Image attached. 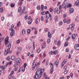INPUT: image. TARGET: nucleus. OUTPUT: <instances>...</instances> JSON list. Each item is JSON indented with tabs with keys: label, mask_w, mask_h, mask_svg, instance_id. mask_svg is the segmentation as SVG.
Wrapping results in <instances>:
<instances>
[{
	"label": "nucleus",
	"mask_w": 79,
	"mask_h": 79,
	"mask_svg": "<svg viewBox=\"0 0 79 79\" xmlns=\"http://www.w3.org/2000/svg\"><path fill=\"white\" fill-rule=\"evenodd\" d=\"M43 73L42 70L41 69H38L35 73V75L34 76V79H39L42 76V73Z\"/></svg>",
	"instance_id": "f257e3e1"
},
{
	"label": "nucleus",
	"mask_w": 79,
	"mask_h": 79,
	"mask_svg": "<svg viewBox=\"0 0 79 79\" xmlns=\"http://www.w3.org/2000/svg\"><path fill=\"white\" fill-rule=\"evenodd\" d=\"M8 40H9V38L8 37H7L5 38V45L6 47H8L7 50V51L9 53H11V51H10V47H11V44L9 43V41H8Z\"/></svg>",
	"instance_id": "f03ea898"
},
{
	"label": "nucleus",
	"mask_w": 79,
	"mask_h": 79,
	"mask_svg": "<svg viewBox=\"0 0 79 79\" xmlns=\"http://www.w3.org/2000/svg\"><path fill=\"white\" fill-rule=\"evenodd\" d=\"M46 15V19H49V18H51L52 17V15L50 14V13L48 11H47L46 12L45 11Z\"/></svg>",
	"instance_id": "7ed1b4c3"
},
{
	"label": "nucleus",
	"mask_w": 79,
	"mask_h": 79,
	"mask_svg": "<svg viewBox=\"0 0 79 79\" xmlns=\"http://www.w3.org/2000/svg\"><path fill=\"white\" fill-rule=\"evenodd\" d=\"M21 60V59L19 58H17L15 61V63L16 65H18L19 64H20Z\"/></svg>",
	"instance_id": "20e7f679"
},
{
	"label": "nucleus",
	"mask_w": 79,
	"mask_h": 79,
	"mask_svg": "<svg viewBox=\"0 0 79 79\" xmlns=\"http://www.w3.org/2000/svg\"><path fill=\"white\" fill-rule=\"evenodd\" d=\"M74 47L76 50H79V44L75 45Z\"/></svg>",
	"instance_id": "39448f33"
},
{
	"label": "nucleus",
	"mask_w": 79,
	"mask_h": 79,
	"mask_svg": "<svg viewBox=\"0 0 79 79\" xmlns=\"http://www.w3.org/2000/svg\"><path fill=\"white\" fill-rule=\"evenodd\" d=\"M69 11L70 12L69 13V14H71V13H74V9L70 8L69 9Z\"/></svg>",
	"instance_id": "423d86ee"
},
{
	"label": "nucleus",
	"mask_w": 79,
	"mask_h": 79,
	"mask_svg": "<svg viewBox=\"0 0 79 79\" xmlns=\"http://www.w3.org/2000/svg\"><path fill=\"white\" fill-rule=\"evenodd\" d=\"M12 32H10V36L13 37V35H15V31L14 30H11Z\"/></svg>",
	"instance_id": "0eeeda50"
},
{
	"label": "nucleus",
	"mask_w": 79,
	"mask_h": 79,
	"mask_svg": "<svg viewBox=\"0 0 79 79\" xmlns=\"http://www.w3.org/2000/svg\"><path fill=\"white\" fill-rule=\"evenodd\" d=\"M79 5V1H77L74 3V5L75 6H78Z\"/></svg>",
	"instance_id": "6e6552de"
},
{
	"label": "nucleus",
	"mask_w": 79,
	"mask_h": 79,
	"mask_svg": "<svg viewBox=\"0 0 79 79\" xmlns=\"http://www.w3.org/2000/svg\"><path fill=\"white\" fill-rule=\"evenodd\" d=\"M5 67L4 66H2L1 67V69H2V73H3L4 72V71L5 70Z\"/></svg>",
	"instance_id": "1a4fd4ad"
},
{
	"label": "nucleus",
	"mask_w": 79,
	"mask_h": 79,
	"mask_svg": "<svg viewBox=\"0 0 79 79\" xmlns=\"http://www.w3.org/2000/svg\"><path fill=\"white\" fill-rule=\"evenodd\" d=\"M26 66H27V63H25V64H24L23 69H22V71L23 72H24V70L25 69V68H26Z\"/></svg>",
	"instance_id": "9d476101"
},
{
	"label": "nucleus",
	"mask_w": 79,
	"mask_h": 79,
	"mask_svg": "<svg viewBox=\"0 0 79 79\" xmlns=\"http://www.w3.org/2000/svg\"><path fill=\"white\" fill-rule=\"evenodd\" d=\"M59 61L58 60H56L55 62V64H56V67H57L58 66Z\"/></svg>",
	"instance_id": "9b49d317"
},
{
	"label": "nucleus",
	"mask_w": 79,
	"mask_h": 79,
	"mask_svg": "<svg viewBox=\"0 0 79 79\" xmlns=\"http://www.w3.org/2000/svg\"><path fill=\"white\" fill-rule=\"evenodd\" d=\"M50 65V67L52 68H54V64H53L52 63V62H50L49 63Z\"/></svg>",
	"instance_id": "f8f14e48"
},
{
	"label": "nucleus",
	"mask_w": 79,
	"mask_h": 79,
	"mask_svg": "<svg viewBox=\"0 0 79 79\" xmlns=\"http://www.w3.org/2000/svg\"><path fill=\"white\" fill-rule=\"evenodd\" d=\"M21 22L19 21L17 23V27H19V26H21Z\"/></svg>",
	"instance_id": "ddd939ff"
},
{
	"label": "nucleus",
	"mask_w": 79,
	"mask_h": 79,
	"mask_svg": "<svg viewBox=\"0 0 79 79\" xmlns=\"http://www.w3.org/2000/svg\"><path fill=\"white\" fill-rule=\"evenodd\" d=\"M48 37L49 38H51V37H52V34H50V32H48Z\"/></svg>",
	"instance_id": "4468645a"
},
{
	"label": "nucleus",
	"mask_w": 79,
	"mask_h": 79,
	"mask_svg": "<svg viewBox=\"0 0 79 79\" xmlns=\"http://www.w3.org/2000/svg\"><path fill=\"white\" fill-rule=\"evenodd\" d=\"M58 9L57 7H56L55 8L54 10V12L55 13H56L57 11H58Z\"/></svg>",
	"instance_id": "2eb2a0df"
},
{
	"label": "nucleus",
	"mask_w": 79,
	"mask_h": 79,
	"mask_svg": "<svg viewBox=\"0 0 79 79\" xmlns=\"http://www.w3.org/2000/svg\"><path fill=\"white\" fill-rule=\"evenodd\" d=\"M15 56H12L11 57V59L12 60H13V61H15Z\"/></svg>",
	"instance_id": "dca6fc26"
},
{
	"label": "nucleus",
	"mask_w": 79,
	"mask_h": 79,
	"mask_svg": "<svg viewBox=\"0 0 79 79\" xmlns=\"http://www.w3.org/2000/svg\"><path fill=\"white\" fill-rule=\"evenodd\" d=\"M40 62H36L35 65V66H37L38 65H39L40 64Z\"/></svg>",
	"instance_id": "f3484780"
},
{
	"label": "nucleus",
	"mask_w": 79,
	"mask_h": 79,
	"mask_svg": "<svg viewBox=\"0 0 79 79\" xmlns=\"http://www.w3.org/2000/svg\"><path fill=\"white\" fill-rule=\"evenodd\" d=\"M13 27H14V25H12L11 27V28L9 29L10 31H12V30H13Z\"/></svg>",
	"instance_id": "a211bd4d"
},
{
	"label": "nucleus",
	"mask_w": 79,
	"mask_h": 79,
	"mask_svg": "<svg viewBox=\"0 0 79 79\" xmlns=\"http://www.w3.org/2000/svg\"><path fill=\"white\" fill-rule=\"evenodd\" d=\"M43 76H44L45 79L47 78V76L46 75V73H44V74L43 75Z\"/></svg>",
	"instance_id": "6ab92c4d"
},
{
	"label": "nucleus",
	"mask_w": 79,
	"mask_h": 79,
	"mask_svg": "<svg viewBox=\"0 0 79 79\" xmlns=\"http://www.w3.org/2000/svg\"><path fill=\"white\" fill-rule=\"evenodd\" d=\"M72 7V5L71 4H69L67 5V8H71Z\"/></svg>",
	"instance_id": "aec40b11"
},
{
	"label": "nucleus",
	"mask_w": 79,
	"mask_h": 79,
	"mask_svg": "<svg viewBox=\"0 0 79 79\" xmlns=\"http://www.w3.org/2000/svg\"><path fill=\"white\" fill-rule=\"evenodd\" d=\"M62 7L63 9H64V8H66V6L64 4H63Z\"/></svg>",
	"instance_id": "412c9836"
},
{
	"label": "nucleus",
	"mask_w": 79,
	"mask_h": 79,
	"mask_svg": "<svg viewBox=\"0 0 79 79\" xmlns=\"http://www.w3.org/2000/svg\"><path fill=\"white\" fill-rule=\"evenodd\" d=\"M54 19L55 21H57L58 20V16H55L54 18Z\"/></svg>",
	"instance_id": "4be33fe9"
},
{
	"label": "nucleus",
	"mask_w": 79,
	"mask_h": 79,
	"mask_svg": "<svg viewBox=\"0 0 79 79\" xmlns=\"http://www.w3.org/2000/svg\"><path fill=\"white\" fill-rule=\"evenodd\" d=\"M32 19H31V21H30L28 23V24H31L32 23Z\"/></svg>",
	"instance_id": "5701e85b"
},
{
	"label": "nucleus",
	"mask_w": 79,
	"mask_h": 79,
	"mask_svg": "<svg viewBox=\"0 0 79 79\" xmlns=\"http://www.w3.org/2000/svg\"><path fill=\"white\" fill-rule=\"evenodd\" d=\"M10 7L11 8H13L15 7V4L13 3H12L10 4Z\"/></svg>",
	"instance_id": "b1692460"
},
{
	"label": "nucleus",
	"mask_w": 79,
	"mask_h": 79,
	"mask_svg": "<svg viewBox=\"0 0 79 79\" xmlns=\"http://www.w3.org/2000/svg\"><path fill=\"white\" fill-rule=\"evenodd\" d=\"M72 37L73 39H74L76 38V35H75V34H73L72 35Z\"/></svg>",
	"instance_id": "393cba45"
},
{
	"label": "nucleus",
	"mask_w": 79,
	"mask_h": 79,
	"mask_svg": "<svg viewBox=\"0 0 79 79\" xmlns=\"http://www.w3.org/2000/svg\"><path fill=\"white\" fill-rule=\"evenodd\" d=\"M41 14L42 15H45V11H43L41 12Z\"/></svg>",
	"instance_id": "a878e982"
},
{
	"label": "nucleus",
	"mask_w": 79,
	"mask_h": 79,
	"mask_svg": "<svg viewBox=\"0 0 79 79\" xmlns=\"http://www.w3.org/2000/svg\"><path fill=\"white\" fill-rule=\"evenodd\" d=\"M8 52L6 51V50H5V52H4V55L5 56H6V55L7 54H8Z\"/></svg>",
	"instance_id": "bb28decb"
},
{
	"label": "nucleus",
	"mask_w": 79,
	"mask_h": 79,
	"mask_svg": "<svg viewBox=\"0 0 79 79\" xmlns=\"http://www.w3.org/2000/svg\"><path fill=\"white\" fill-rule=\"evenodd\" d=\"M68 45V42H66L65 43L64 46V47H67Z\"/></svg>",
	"instance_id": "cd10ccee"
},
{
	"label": "nucleus",
	"mask_w": 79,
	"mask_h": 79,
	"mask_svg": "<svg viewBox=\"0 0 79 79\" xmlns=\"http://www.w3.org/2000/svg\"><path fill=\"white\" fill-rule=\"evenodd\" d=\"M37 19H38L36 18L35 21V22L36 23V24H39V22L37 20Z\"/></svg>",
	"instance_id": "c85d7f7f"
},
{
	"label": "nucleus",
	"mask_w": 79,
	"mask_h": 79,
	"mask_svg": "<svg viewBox=\"0 0 79 79\" xmlns=\"http://www.w3.org/2000/svg\"><path fill=\"white\" fill-rule=\"evenodd\" d=\"M57 52H58V50H56L53 52V54H54V55H56V54L57 53Z\"/></svg>",
	"instance_id": "c756f323"
},
{
	"label": "nucleus",
	"mask_w": 79,
	"mask_h": 79,
	"mask_svg": "<svg viewBox=\"0 0 79 79\" xmlns=\"http://www.w3.org/2000/svg\"><path fill=\"white\" fill-rule=\"evenodd\" d=\"M66 63V59H65L64 61L62 62V63L64 64Z\"/></svg>",
	"instance_id": "7c9ffc66"
},
{
	"label": "nucleus",
	"mask_w": 79,
	"mask_h": 79,
	"mask_svg": "<svg viewBox=\"0 0 79 79\" xmlns=\"http://www.w3.org/2000/svg\"><path fill=\"white\" fill-rule=\"evenodd\" d=\"M41 10H42V11H43V10H44V5H42L41 6Z\"/></svg>",
	"instance_id": "2f4dec72"
},
{
	"label": "nucleus",
	"mask_w": 79,
	"mask_h": 79,
	"mask_svg": "<svg viewBox=\"0 0 79 79\" xmlns=\"http://www.w3.org/2000/svg\"><path fill=\"white\" fill-rule=\"evenodd\" d=\"M57 45L58 46H60V41L59 40L57 43Z\"/></svg>",
	"instance_id": "473e14b6"
},
{
	"label": "nucleus",
	"mask_w": 79,
	"mask_h": 79,
	"mask_svg": "<svg viewBox=\"0 0 79 79\" xmlns=\"http://www.w3.org/2000/svg\"><path fill=\"white\" fill-rule=\"evenodd\" d=\"M3 8H1L0 9V12H1V13H3Z\"/></svg>",
	"instance_id": "72a5a7b5"
},
{
	"label": "nucleus",
	"mask_w": 79,
	"mask_h": 79,
	"mask_svg": "<svg viewBox=\"0 0 79 79\" xmlns=\"http://www.w3.org/2000/svg\"><path fill=\"white\" fill-rule=\"evenodd\" d=\"M70 22L71 21H70V20H68L67 21L66 23H67V24H69Z\"/></svg>",
	"instance_id": "f704fd0d"
},
{
	"label": "nucleus",
	"mask_w": 79,
	"mask_h": 79,
	"mask_svg": "<svg viewBox=\"0 0 79 79\" xmlns=\"http://www.w3.org/2000/svg\"><path fill=\"white\" fill-rule=\"evenodd\" d=\"M45 47V44L44 43L43 44L42 48H44Z\"/></svg>",
	"instance_id": "c9c22d12"
},
{
	"label": "nucleus",
	"mask_w": 79,
	"mask_h": 79,
	"mask_svg": "<svg viewBox=\"0 0 79 79\" xmlns=\"http://www.w3.org/2000/svg\"><path fill=\"white\" fill-rule=\"evenodd\" d=\"M19 5H22L23 4V2H19Z\"/></svg>",
	"instance_id": "e433bc0d"
},
{
	"label": "nucleus",
	"mask_w": 79,
	"mask_h": 79,
	"mask_svg": "<svg viewBox=\"0 0 79 79\" xmlns=\"http://www.w3.org/2000/svg\"><path fill=\"white\" fill-rule=\"evenodd\" d=\"M31 32V30L28 29L27 30V33L28 34H29Z\"/></svg>",
	"instance_id": "4c0bfd02"
},
{
	"label": "nucleus",
	"mask_w": 79,
	"mask_h": 79,
	"mask_svg": "<svg viewBox=\"0 0 79 79\" xmlns=\"http://www.w3.org/2000/svg\"><path fill=\"white\" fill-rule=\"evenodd\" d=\"M14 74V71H12L11 72L10 74V76H11V75H12V74Z\"/></svg>",
	"instance_id": "58836bf2"
},
{
	"label": "nucleus",
	"mask_w": 79,
	"mask_h": 79,
	"mask_svg": "<svg viewBox=\"0 0 79 79\" xmlns=\"http://www.w3.org/2000/svg\"><path fill=\"white\" fill-rule=\"evenodd\" d=\"M37 9L38 10H40V6H37Z\"/></svg>",
	"instance_id": "ea45409f"
},
{
	"label": "nucleus",
	"mask_w": 79,
	"mask_h": 79,
	"mask_svg": "<svg viewBox=\"0 0 79 79\" xmlns=\"http://www.w3.org/2000/svg\"><path fill=\"white\" fill-rule=\"evenodd\" d=\"M21 6H20L18 9V12H20V10H21Z\"/></svg>",
	"instance_id": "a19ab883"
},
{
	"label": "nucleus",
	"mask_w": 79,
	"mask_h": 79,
	"mask_svg": "<svg viewBox=\"0 0 79 79\" xmlns=\"http://www.w3.org/2000/svg\"><path fill=\"white\" fill-rule=\"evenodd\" d=\"M20 42V41H19V39L16 41V43H17V44H19Z\"/></svg>",
	"instance_id": "79ce46f5"
},
{
	"label": "nucleus",
	"mask_w": 79,
	"mask_h": 79,
	"mask_svg": "<svg viewBox=\"0 0 79 79\" xmlns=\"http://www.w3.org/2000/svg\"><path fill=\"white\" fill-rule=\"evenodd\" d=\"M22 34H25V30L24 29L22 30Z\"/></svg>",
	"instance_id": "37998d69"
},
{
	"label": "nucleus",
	"mask_w": 79,
	"mask_h": 79,
	"mask_svg": "<svg viewBox=\"0 0 79 79\" xmlns=\"http://www.w3.org/2000/svg\"><path fill=\"white\" fill-rule=\"evenodd\" d=\"M50 42V39H48L47 40V42L48 44H49Z\"/></svg>",
	"instance_id": "c03bdc74"
},
{
	"label": "nucleus",
	"mask_w": 79,
	"mask_h": 79,
	"mask_svg": "<svg viewBox=\"0 0 79 79\" xmlns=\"http://www.w3.org/2000/svg\"><path fill=\"white\" fill-rule=\"evenodd\" d=\"M18 67H17L16 68L14 69V70L15 71H17V70H18Z\"/></svg>",
	"instance_id": "a18cd8bd"
},
{
	"label": "nucleus",
	"mask_w": 79,
	"mask_h": 79,
	"mask_svg": "<svg viewBox=\"0 0 79 79\" xmlns=\"http://www.w3.org/2000/svg\"><path fill=\"white\" fill-rule=\"evenodd\" d=\"M40 52V49L39 48L38 50L37 51V52L39 53Z\"/></svg>",
	"instance_id": "49530a36"
},
{
	"label": "nucleus",
	"mask_w": 79,
	"mask_h": 79,
	"mask_svg": "<svg viewBox=\"0 0 79 79\" xmlns=\"http://www.w3.org/2000/svg\"><path fill=\"white\" fill-rule=\"evenodd\" d=\"M34 29H35V30H37V28H35L34 27H32V31H33V30H34Z\"/></svg>",
	"instance_id": "de8ad7c7"
},
{
	"label": "nucleus",
	"mask_w": 79,
	"mask_h": 79,
	"mask_svg": "<svg viewBox=\"0 0 79 79\" xmlns=\"http://www.w3.org/2000/svg\"><path fill=\"white\" fill-rule=\"evenodd\" d=\"M57 38H56V40H54V44H56V42H57Z\"/></svg>",
	"instance_id": "09e8293b"
},
{
	"label": "nucleus",
	"mask_w": 79,
	"mask_h": 79,
	"mask_svg": "<svg viewBox=\"0 0 79 79\" xmlns=\"http://www.w3.org/2000/svg\"><path fill=\"white\" fill-rule=\"evenodd\" d=\"M59 24V25H62V24H63V22H60Z\"/></svg>",
	"instance_id": "8fccbe9b"
},
{
	"label": "nucleus",
	"mask_w": 79,
	"mask_h": 79,
	"mask_svg": "<svg viewBox=\"0 0 79 79\" xmlns=\"http://www.w3.org/2000/svg\"><path fill=\"white\" fill-rule=\"evenodd\" d=\"M49 11L50 12H52L53 11V9L50 8L49 9Z\"/></svg>",
	"instance_id": "3c124183"
},
{
	"label": "nucleus",
	"mask_w": 79,
	"mask_h": 79,
	"mask_svg": "<svg viewBox=\"0 0 79 79\" xmlns=\"http://www.w3.org/2000/svg\"><path fill=\"white\" fill-rule=\"evenodd\" d=\"M53 71V68H52L50 70L51 73V74H52Z\"/></svg>",
	"instance_id": "603ef678"
},
{
	"label": "nucleus",
	"mask_w": 79,
	"mask_h": 79,
	"mask_svg": "<svg viewBox=\"0 0 79 79\" xmlns=\"http://www.w3.org/2000/svg\"><path fill=\"white\" fill-rule=\"evenodd\" d=\"M56 12L58 14H59V13H60V10H57Z\"/></svg>",
	"instance_id": "864d4df0"
},
{
	"label": "nucleus",
	"mask_w": 79,
	"mask_h": 79,
	"mask_svg": "<svg viewBox=\"0 0 79 79\" xmlns=\"http://www.w3.org/2000/svg\"><path fill=\"white\" fill-rule=\"evenodd\" d=\"M66 17V14H64L63 15V18H65Z\"/></svg>",
	"instance_id": "5fc2aeb1"
},
{
	"label": "nucleus",
	"mask_w": 79,
	"mask_h": 79,
	"mask_svg": "<svg viewBox=\"0 0 79 79\" xmlns=\"http://www.w3.org/2000/svg\"><path fill=\"white\" fill-rule=\"evenodd\" d=\"M70 76L71 78L73 77V73H70Z\"/></svg>",
	"instance_id": "6e6d98bb"
},
{
	"label": "nucleus",
	"mask_w": 79,
	"mask_h": 79,
	"mask_svg": "<svg viewBox=\"0 0 79 79\" xmlns=\"http://www.w3.org/2000/svg\"><path fill=\"white\" fill-rule=\"evenodd\" d=\"M69 29H71V28L73 27L72 25H69Z\"/></svg>",
	"instance_id": "4d7b16f0"
},
{
	"label": "nucleus",
	"mask_w": 79,
	"mask_h": 79,
	"mask_svg": "<svg viewBox=\"0 0 79 79\" xmlns=\"http://www.w3.org/2000/svg\"><path fill=\"white\" fill-rule=\"evenodd\" d=\"M12 13H11V14L9 15V16H11V17H13V15H12Z\"/></svg>",
	"instance_id": "13d9d810"
},
{
	"label": "nucleus",
	"mask_w": 79,
	"mask_h": 79,
	"mask_svg": "<svg viewBox=\"0 0 79 79\" xmlns=\"http://www.w3.org/2000/svg\"><path fill=\"white\" fill-rule=\"evenodd\" d=\"M41 21H44V17H43V16H41Z\"/></svg>",
	"instance_id": "bf43d9fd"
},
{
	"label": "nucleus",
	"mask_w": 79,
	"mask_h": 79,
	"mask_svg": "<svg viewBox=\"0 0 79 79\" xmlns=\"http://www.w3.org/2000/svg\"><path fill=\"white\" fill-rule=\"evenodd\" d=\"M43 56H44V58H45V57H46V54H45V53H43Z\"/></svg>",
	"instance_id": "052dcab7"
},
{
	"label": "nucleus",
	"mask_w": 79,
	"mask_h": 79,
	"mask_svg": "<svg viewBox=\"0 0 79 79\" xmlns=\"http://www.w3.org/2000/svg\"><path fill=\"white\" fill-rule=\"evenodd\" d=\"M64 23H66V19H64Z\"/></svg>",
	"instance_id": "680f3d73"
},
{
	"label": "nucleus",
	"mask_w": 79,
	"mask_h": 79,
	"mask_svg": "<svg viewBox=\"0 0 79 79\" xmlns=\"http://www.w3.org/2000/svg\"><path fill=\"white\" fill-rule=\"evenodd\" d=\"M34 64H35V60H34L33 62V63H32L33 66H35L34 65Z\"/></svg>",
	"instance_id": "e2e57ef3"
},
{
	"label": "nucleus",
	"mask_w": 79,
	"mask_h": 79,
	"mask_svg": "<svg viewBox=\"0 0 79 79\" xmlns=\"http://www.w3.org/2000/svg\"><path fill=\"white\" fill-rule=\"evenodd\" d=\"M35 65H33L32 67V70H34V68H35Z\"/></svg>",
	"instance_id": "0e129e2a"
},
{
	"label": "nucleus",
	"mask_w": 79,
	"mask_h": 79,
	"mask_svg": "<svg viewBox=\"0 0 79 79\" xmlns=\"http://www.w3.org/2000/svg\"><path fill=\"white\" fill-rule=\"evenodd\" d=\"M69 39H70V37L69 36L66 39V40L68 41V40H69Z\"/></svg>",
	"instance_id": "69168bd1"
},
{
	"label": "nucleus",
	"mask_w": 79,
	"mask_h": 79,
	"mask_svg": "<svg viewBox=\"0 0 79 79\" xmlns=\"http://www.w3.org/2000/svg\"><path fill=\"white\" fill-rule=\"evenodd\" d=\"M21 56L22 57V59L24 60V59L25 58H24V56H23V55H22Z\"/></svg>",
	"instance_id": "338daca9"
},
{
	"label": "nucleus",
	"mask_w": 79,
	"mask_h": 79,
	"mask_svg": "<svg viewBox=\"0 0 79 79\" xmlns=\"http://www.w3.org/2000/svg\"><path fill=\"white\" fill-rule=\"evenodd\" d=\"M46 65H48V61H46Z\"/></svg>",
	"instance_id": "774afa93"
}]
</instances>
